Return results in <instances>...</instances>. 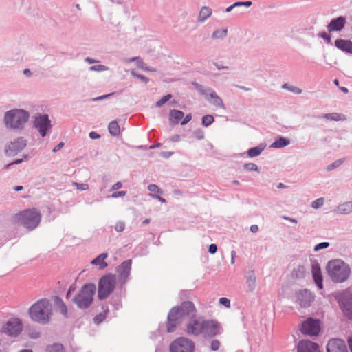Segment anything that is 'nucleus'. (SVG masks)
I'll return each mask as SVG.
<instances>
[{
	"label": "nucleus",
	"instance_id": "f8f14e48",
	"mask_svg": "<svg viewBox=\"0 0 352 352\" xmlns=\"http://www.w3.org/2000/svg\"><path fill=\"white\" fill-rule=\"evenodd\" d=\"M301 332L309 336H318L320 331V323L319 320L309 318L302 323Z\"/></svg>",
	"mask_w": 352,
	"mask_h": 352
},
{
	"label": "nucleus",
	"instance_id": "e433bc0d",
	"mask_svg": "<svg viewBox=\"0 0 352 352\" xmlns=\"http://www.w3.org/2000/svg\"><path fill=\"white\" fill-rule=\"evenodd\" d=\"M214 122V118L212 115H206L201 118V124L206 127L209 126Z\"/></svg>",
	"mask_w": 352,
	"mask_h": 352
},
{
	"label": "nucleus",
	"instance_id": "1a4fd4ad",
	"mask_svg": "<svg viewBox=\"0 0 352 352\" xmlns=\"http://www.w3.org/2000/svg\"><path fill=\"white\" fill-rule=\"evenodd\" d=\"M23 329L22 320L19 318H12L3 323L1 332L10 337H16Z\"/></svg>",
	"mask_w": 352,
	"mask_h": 352
},
{
	"label": "nucleus",
	"instance_id": "774afa93",
	"mask_svg": "<svg viewBox=\"0 0 352 352\" xmlns=\"http://www.w3.org/2000/svg\"><path fill=\"white\" fill-rule=\"evenodd\" d=\"M348 344H349V349H350L351 352H352V334H351V336L349 337V338H348Z\"/></svg>",
	"mask_w": 352,
	"mask_h": 352
},
{
	"label": "nucleus",
	"instance_id": "4be33fe9",
	"mask_svg": "<svg viewBox=\"0 0 352 352\" xmlns=\"http://www.w3.org/2000/svg\"><path fill=\"white\" fill-rule=\"evenodd\" d=\"M312 275L315 283L317 285L319 289H322V276L321 273L320 266L318 263H314L311 266Z\"/></svg>",
	"mask_w": 352,
	"mask_h": 352
},
{
	"label": "nucleus",
	"instance_id": "f257e3e1",
	"mask_svg": "<svg viewBox=\"0 0 352 352\" xmlns=\"http://www.w3.org/2000/svg\"><path fill=\"white\" fill-rule=\"evenodd\" d=\"M28 314L33 322L47 324L53 316V305L47 298L39 299L30 307Z\"/></svg>",
	"mask_w": 352,
	"mask_h": 352
},
{
	"label": "nucleus",
	"instance_id": "7ed1b4c3",
	"mask_svg": "<svg viewBox=\"0 0 352 352\" xmlns=\"http://www.w3.org/2000/svg\"><path fill=\"white\" fill-rule=\"evenodd\" d=\"M327 271L332 281L337 283L345 282L351 272L349 265L341 259L329 261Z\"/></svg>",
	"mask_w": 352,
	"mask_h": 352
},
{
	"label": "nucleus",
	"instance_id": "3c124183",
	"mask_svg": "<svg viewBox=\"0 0 352 352\" xmlns=\"http://www.w3.org/2000/svg\"><path fill=\"white\" fill-rule=\"evenodd\" d=\"M73 185L80 190H87L89 189V185L87 184H79L77 182H74Z\"/></svg>",
	"mask_w": 352,
	"mask_h": 352
},
{
	"label": "nucleus",
	"instance_id": "37998d69",
	"mask_svg": "<svg viewBox=\"0 0 352 352\" xmlns=\"http://www.w3.org/2000/svg\"><path fill=\"white\" fill-rule=\"evenodd\" d=\"M192 136L198 140H203L204 138V136H205V133H204V131L201 129H197L196 130H195L192 133Z\"/></svg>",
	"mask_w": 352,
	"mask_h": 352
},
{
	"label": "nucleus",
	"instance_id": "052dcab7",
	"mask_svg": "<svg viewBox=\"0 0 352 352\" xmlns=\"http://www.w3.org/2000/svg\"><path fill=\"white\" fill-rule=\"evenodd\" d=\"M149 196L152 197L154 199H156L159 200L162 203H166V199L164 198H163V197H160L159 195L150 193Z\"/></svg>",
	"mask_w": 352,
	"mask_h": 352
},
{
	"label": "nucleus",
	"instance_id": "a211bd4d",
	"mask_svg": "<svg viewBox=\"0 0 352 352\" xmlns=\"http://www.w3.org/2000/svg\"><path fill=\"white\" fill-rule=\"evenodd\" d=\"M327 352H348L344 340L338 338L331 339L327 344Z\"/></svg>",
	"mask_w": 352,
	"mask_h": 352
},
{
	"label": "nucleus",
	"instance_id": "603ef678",
	"mask_svg": "<svg viewBox=\"0 0 352 352\" xmlns=\"http://www.w3.org/2000/svg\"><path fill=\"white\" fill-rule=\"evenodd\" d=\"M219 302L221 305L225 306L227 308L230 307V300L225 297L220 298Z\"/></svg>",
	"mask_w": 352,
	"mask_h": 352
},
{
	"label": "nucleus",
	"instance_id": "a878e982",
	"mask_svg": "<svg viewBox=\"0 0 352 352\" xmlns=\"http://www.w3.org/2000/svg\"><path fill=\"white\" fill-rule=\"evenodd\" d=\"M107 257V253H102L98 255L96 258L93 259L91 263L97 266L99 270H103L108 266V263L105 261V259Z\"/></svg>",
	"mask_w": 352,
	"mask_h": 352
},
{
	"label": "nucleus",
	"instance_id": "5701e85b",
	"mask_svg": "<svg viewBox=\"0 0 352 352\" xmlns=\"http://www.w3.org/2000/svg\"><path fill=\"white\" fill-rule=\"evenodd\" d=\"M335 46L346 54H352V41L342 38H338L335 41Z\"/></svg>",
	"mask_w": 352,
	"mask_h": 352
},
{
	"label": "nucleus",
	"instance_id": "393cba45",
	"mask_svg": "<svg viewBox=\"0 0 352 352\" xmlns=\"http://www.w3.org/2000/svg\"><path fill=\"white\" fill-rule=\"evenodd\" d=\"M178 307L184 317L190 314H195L196 311L195 305L190 301H184Z\"/></svg>",
	"mask_w": 352,
	"mask_h": 352
},
{
	"label": "nucleus",
	"instance_id": "9b49d317",
	"mask_svg": "<svg viewBox=\"0 0 352 352\" xmlns=\"http://www.w3.org/2000/svg\"><path fill=\"white\" fill-rule=\"evenodd\" d=\"M223 328L220 323L214 320L204 319L202 336L205 338H213L221 334Z\"/></svg>",
	"mask_w": 352,
	"mask_h": 352
},
{
	"label": "nucleus",
	"instance_id": "69168bd1",
	"mask_svg": "<svg viewBox=\"0 0 352 352\" xmlns=\"http://www.w3.org/2000/svg\"><path fill=\"white\" fill-rule=\"evenodd\" d=\"M250 230L252 233H256L258 231L259 228L257 225H252L250 226Z\"/></svg>",
	"mask_w": 352,
	"mask_h": 352
},
{
	"label": "nucleus",
	"instance_id": "c756f323",
	"mask_svg": "<svg viewBox=\"0 0 352 352\" xmlns=\"http://www.w3.org/2000/svg\"><path fill=\"white\" fill-rule=\"evenodd\" d=\"M320 118H324L326 120H332V121H343L345 120V116L343 114H340L338 113H330L322 114V116H318Z\"/></svg>",
	"mask_w": 352,
	"mask_h": 352
},
{
	"label": "nucleus",
	"instance_id": "412c9836",
	"mask_svg": "<svg viewBox=\"0 0 352 352\" xmlns=\"http://www.w3.org/2000/svg\"><path fill=\"white\" fill-rule=\"evenodd\" d=\"M346 23V18L340 16L333 19L327 25V30L329 32L341 31Z\"/></svg>",
	"mask_w": 352,
	"mask_h": 352
},
{
	"label": "nucleus",
	"instance_id": "4c0bfd02",
	"mask_svg": "<svg viewBox=\"0 0 352 352\" xmlns=\"http://www.w3.org/2000/svg\"><path fill=\"white\" fill-rule=\"evenodd\" d=\"M121 132V129L116 120L111 121V136H118Z\"/></svg>",
	"mask_w": 352,
	"mask_h": 352
},
{
	"label": "nucleus",
	"instance_id": "c85d7f7f",
	"mask_svg": "<svg viewBox=\"0 0 352 352\" xmlns=\"http://www.w3.org/2000/svg\"><path fill=\"white\" fill-rule=\"evenodd\" d=\"M184 113L183 111L176 109H173L170 111V121L173 124H177L184 118Z\"/></svg>",
	"mask_w": 352,
	"mask_h": 352
},
{
	"label": "nucleus",
	"instance_id": "2f4dec72",
	"mask_svg": "<svg viewBox=\"0 0 352 352\" xmlns=\"http://www.w3.org/2000/svg\"><path fill=\"white\" fill-rule=\"evenodd\" d=\"M46 352H65V349L62 344L54 343L47 346Z\"/></svg>",
	"mask_w": 352,
	"mask_h": 352
},
{
	"label": "nucleus",
	"instance_id": "4d7b16f0",
	"mask_svg": "<svg viewBox=\"0 0 352 352\" xmlns=\"http://www.w3.org/2000/svg\"><path fill=\"white\" fill-rule=\"evenodd\" d=\"M90 69L92 71H103L107 69L103 65H94L90 67Z\"/></svg>",
	"mask_w": 352,
	"mask_h": 352
},
{
	"label": "nucleus",
	"instance_id": "ea45409f",
	"mask_svg": "<svg viewBox=\"0 0 352 352\" xmlns=\"http://www.w3.org/2000/svg\"><path fill=\"white\" fill-rule=\"evenodd\" d=\"M133 61H135L136 65L139 68H140L142 69H143V68H144L145 64L143 62L142 59L140 56L132 57L127 60V62H133Z\"/></svg>",
	"mask_w": 352,
	"mask_h": 352
},
{
	"label": "nucleus",
	"instance_id": "f3484780",
	"mask_svg": "<svg viewBox=\"0 0 352 352\" xmlns=\"http://www.w3.org/2000/svg\"><path fill=\"white\" fill-rule=\"evenodd\" d=\"M110 294V274L103 276L98 282V296L100 300L107 298Z\"/></svg>",
	"mask_w": 352,
	"mask_h": 352
},
{
	"label": "nucleus",
	"instance_id": "13d9d810",
	"mask_svg": "<svg viewBox=\"0 0 352 352\" xmlns=\"http://www.w3.org/2000/svg\"><path fill=\"white\" fill-rule=\"evenodd\" d=\"M217 246L215 244H210L209 245L208 252L210 254H214L217 252Z\"/></svg>",
	"mask_w": 352,
	"mask_h": 352
},
{
	"label": "nucleus",
	"instance_id": "a18cd8bd",
	"mask_svg": "<svg viewBox=\"0 0 352 352\" xmlns=\"http://www.w3.org/2000/svg\"><path fill=\"white\" fill-rule=\"evenodd\" d=\"M243 168L248 171H258V167L254 163H247L243 165Z\"/></svg>",
	"mask_w": 352,
	"mask_h": 352
},
{
	"label": "nucleus",
	"instance_id": "6ab92c4d",
	"mask_svg": "<svg viewBox=\"0 0 352 352\" xmlns=\"http://www.w3.org/2000/svg\"><path fill=\"white\" fill-rule=\"evenodd\" d=\"M297 349L298 352H320L318 344L308 340H300Z\"/></svg>",
	"mask_w": 352,
	"mask_h": 352
},
{
	"label": "nucleus",
	"instance_id": "c03bdc74",
	"mask_svg": "<svg viewBox=\"0 0 352 352\" xmlns=\"http://www.w3.org/2000/svg\"><path fill=\"white\" fill-rule=\"evenodd\" d=\"M324 199L323 197L318 198L311 203V207L318 209L323 206Z\"/></svg>",
	"mask_w": 352,
	"mask_h": 352
},
{
	"label": "nucleus",
	"instance_id": "a19ab883",
	"mask_svg": "<svg viewBox=\"0 0 352 352\" xmlns=\"http://www.w3.org/2000/svg\"><path fill=\"white\" fill-rule=\"evenodd\" d=\"M40 332L36 329L32 328L28 330V336L30 338L37 339L40 337Z\"/></svg>",
	"mask_w": 352,
	"mask_h": 352
},
{
	"label": "nucleus",
	"instance_id": "2eb2a0df",
	"mask_svg": "<svg viewBox=\"0 0 352 352\" xmlns=\"http://www.w3.org/2000/svg\"><path fill=\"white\" fill-rule=\"evenodd\" d=\"M294 298V301L301 307H308L314 300V296L309 290L304 289L296 291Z\"/></svg>",
	"mask_w": 352,
	"mask_h": 352
},
{
	"label": "nucleus",
	"instance_id": "aec40b11",
	"mask_svg": "<svg viewBox=\"0 0 352 352\" xmlns=\"http://www.w3.org/2000/svg\"><path fill=\"white\" fill-rule=\"evenodd\" d=\"M25 146L26 143L23 138H17L10 143L6 151L8 155H14L23 150Z\"/></svg>",
	"mask_w": 352,
	"mask_h": 352
},
{
	"label": "nucleus",
	"instance_id": "6e6d98bb",
	"mask_svg": "<svg viewBox=\"0 0 352 352\" xmlns=\"http://www.w3.org/2000/svg\"><path fill=\"white\" fill-rule=\"evenodd\" d=\"M320 36L324 39L328 43H331V36L329 34L325 32H323L320 34Z\"/></svg>",
	"mask_w": 352,
	"mask_h": 352
},
{
	"label": "nucleus",
	"instance_id": "72a5a7b5",
	"mask_svg": "<svg viewBox=\"0 0 352 352\" xmlns=\"http://www.w3.org/2000/svg\"><path fill=\"white\" fill-rule=\"evenodd\" d=\"M246 283L250 291H254L256 287V276L253 272L247 276Z\"/></svg>",
	"mask_w": 352,
	"mask_h": 352
},
{
	"label": "nucleus",
	"instance_id": "423d86ee",
	"mask_svg": "<svg viewBox=\"0 0 352 352\" xmlns=\"http://www.w3.org/2000/svg\"><path fill=\"white\" fill-rule=\"evenodd\" d=\"M132 260L128 259L123 261L117 268L116 274H111V293L117 283L122 287L128 280L131 269Z\"/></svg>",
	"mask_w": 352,
	"mask_h": 352
},
{
	"label": "nucleus",
	"instance_id": "9d476101",
	"mask_svg": "<svg viewBox=\"0 0 352 352\" xmlns=\"http://www.w3.org/2000/svg\"><path fill=\"white\" fill-rule=\"evenodd\" d=\"M194 342L184 337L178 338L170 345V352H194Z\"/></svg>",
	"mask_w": 352,
	"mask_h": 352
},
{
	"label": "nucleus",
	"instance_id": "e2e57ef3",
	"mask_svg": "<svg viewBox=\"0 0 352 352\" xmlns=\"http://www.w3.org/2000/svg\"><path fill=\"white\" fill-rule=\"evenodd\" d=\"M89 137H90V138L95 140V139L99 138L100 136L97 133H96L94 131H91V133H89Z\"/></svg>",
	"mask_w": 352,
	"mask_h": 352
},
{
	"label": "nucleus",
	"instance_id": "0eeeda50",
	"mask_svg": "<svg viewBox=\"0 0 352 352\" xmlns=\"http://www.w3.org/2000/svg\"><path fill=\"white\" fill-rule=\"evenodd\" d=\"M192 85L201 95L204 96L205 99L210 104L217 108L226 109V106L223 102V100L212 88L209 87H205L196 82H193Z\"/></svg>",
	"mask_w": 352,
	"mask_h": 352
},
{
	"label": "nucleus",
	"instance_id": "09e8293b",
	"mask_svg": "<svg viewBox=\"0 0 352 352\" xmlns=\"http://www.w3.org/2000/svg\"><path fill=\"white\" fill-rule=\"evenodd\" d=\"M330 244L329 242H322L315 245L314 250L315 252H318L320 250L327 248L329 247Z\"/></svg>",
	"mask_w": 352,
	"mask_h": 352
},
{
	"label": "nucleus",
	"instance_id": "864d4df0",
	"mask_svg": "<svg viewBox=\"0 0 352 352\" xmlns=\"http://www.w3.org/2000/svg\"><path fill=\"white\" fill-rule=\"evenodd\" d=\"M125 223L123 221L117 222L115 225V230L118 232H122L124 230Z\"/></svg>",
	"mask_w": 352,
	"mask_h": 352
},
{
	"label": "nucleus",
	"instance_id": "dca6fc26",
	"mask_svg": "<svg viewBox=\"0 0 352 352\" xmlns=\"http://www.w3.org/2000/svg\"><path fill=\"white\" fill-rule=\"evenodd\" d=\"M34 126L42 137L45 136L47 131L51 128V122L47 115H38L35 117Z\"/></svg>",
	"mask_w": 352,
	"mask_h": 352
},
{
	"label": "nucleus",
	"instance_id": "39448f33",
	"mask_svg": "<svg viewBox=\"0 0 352 352\" xmlns=\"http://www.w3.org/2000/svg\"><path fill=\"white\" fill-rule=\"evenodd\" d=\"M96 286L94 284L89 283L85 285L76 292L74 302L79 308L88 307L92 302L95 294Z\"/></svg>",
	"mask_w": 352,
	"mask_h": 352
},
{
	"label": "nucleus",
	"instance_id": "bf43d9fd",
	"mask_svg": "<svg viewBox=\"0 0 352 352\" xmlns=\"http://www.w3.org/2000/svg\"><path fill=\"white\" fill-rule=\"evenodd\" d=\"M191 119H192L191 114L190 113L187 114L185 116L184 119L182 121L181 124L182 125L186 124L187 123H188L191 120Z\"/></svg>",
	"mask_w": 352,
	"mask_h": 352
},
{
	"label": "nucleus",
	"instance_id": "4468645a",
	"mask_svg": "<svg viewBox=\"0 0 352 352\" xmlns=\"http://www.w3.org/2000/svg\"><path fill=\"white\" fill-rule=\"evenodd\" d=\"M204 318L203 317L192 318L186 324L187 334L197 336L202 334Z\"/></svg>",
	"mask_w": 352,
	"mask_h": 352
},
{
	"label": "nucleus",
	"instance_id": "20e7f679",
	"mask_svg": "<svg viewBox=\"0 0 352 352\" xmlns=\"http://www.w3.org/2000/svg\"><path fill=\"white\" fill-rule=\"evenodd\" d=\"M334 298L338 303L343 316L352 320V289L349 287L335 294Z\"/></svg>",
	"mask_w": 352,
	"mask_h": 352
},
{
	"label": "nucleus",
	"instance_id": "c9c22d12",
	"mask_svg": "<svg viewBox=\"0 0 352 352\" xmlns=\"http://www.w3.org/2000/svg\"><path fill=\"white\" fill-rule=\"evenodd\" d=\"M56 305L60 311V312L64 315L65 316H67V307L65 302L61 299H57L56 300Z\"/></svg>",
	"mask_w": 352,
	"mask_h": 352
},
{
	"label": "nucleus",
	"instance_id": "6e6552de",
	"mask_svg": "<svg viewBox=\"0 0 352 352\" xmlns=\"http://www.w3.org/2000/svg\"><path fill=\"white\" fill-rule=\"evenodd\" d=\"M28 117V113L24 110H11L5 115V124L10 128H19L27 122Z\"/></svg>",
	"mask_w": 352,
	"mask_h": 352
},
{
	"label": "nucleus",
	"instance_id": "cd10ccee",
	"mask_svg": "<svg viewBox=\"0 0 352 352\" xmlns=\"http://www.w3.org/2000/svg\"><path fill=\"white\" fill-rule=\"evenodd\" d=\"M212 13V10L210 7H201L198 16V21L201 23L204 22L211 16Z\"/></svg>",
	"mask_w": 352,
	"mask_h": 352
},
{
	"label": "nucleus",
	"instance_id": "ddd939ff",
	"mask_svg": "<svg viewBox=\"0 0 352 352\" xmlns=\"http://www.w3.org/2000/svg\"><path fill=\"white\" fill-rule=\"evenodd\" d=\"M184 317L178 307H173L168 314L167 331L173 332L181 322L180 319Z\"/></svg>",
	"mask_w": 352,
	"mask_h": 352
},
{
	"label": "nucleus",
	"instance_id": "79ce46f5",
	"mask_svg": "<svg viewBox=\"0 0 352 352\" xmlns=\"http://www.w3.org/2000/svg\"><path fill=\"white\" fill-rule=\"evenodd\" d=\"M172 98V95L168 94L166 96H164L160 100L156 102L155 106L157 107H161L163 104H164L166 102H168Z\"/></svg>",
	"mask_w": 352,
	"mask_h": 352
},
{
	"label": "nucleus",
	"instance_id": "7c9ffc66",
	"mask_svg": "<svg viewBox=\"0 0 352 352\" xmlns=\"http://www.w3.org/2000/svg\"><path fill=\"white\" fill-rule=\"evenodd\" d=\"M265 147L262 145L252 147L248 150V155L250 157H256L261 155Z\"/></svg>",
	"mask_w": 352,
	"mask_h": 352
},
{
	"label": "nucleus",
	"instance_id": "f03ea898",
	"mask_svg": "<svg viewBox=\"0 0 352 352\" xmlns=\"http://www.w3.org/2000/svg\"><path fill=\"white\" fill-rule=\"evenodd\" d=\"M41 220V212L34 208L21 211L11 219L12 223L23 226L29 230L35 229L39 225Z\"/></svg>",
	"mask_w": 352,
	"mask_h": 352
},
{
	"label": "nucleus",
	"instance_id": "5fc2aeb1",
	"mask_svg": "<svg viewBox=\"0 0 352 352\" xmlns=\"http://www.w3.org/2000/svg\"><path fill=\"white\" fill-rule=\"evenodd\" d=\"M126 194V190L114 191L111 193V198H118L120 197H124Z\"/></svg>",
	"mask_w": 352,
	"mask_h": 352
},
{
	"label": "nucleus",
	"instance_id": "680f3d73",
	"mask_svg": "<svg viewBox=\"0 0 352 352\" xmlns=\"http://www.w3.org/2000/svg\"><path fill=\"white\" fill-rule=\"evenodd\" d=\"M122 182H118L111 186V190L120 189V188H122Z\"/></svg>",
	"mask_w": 352,
	"mask_h": 352
},
{
	"label": "nucleus",
	"instance_id": "0e129e2a",
	"mask_svg": "<svg viewBox=\"0 0 352 352\" xmlns=\"http://www.w3.org/2000/svg\"><path fill=\"white\" fill-rule=\"evenodd\" d=\"M104 318V316L102 315V314H99V315H97L94 320L95 321L98 323L100 322H101L103 319Z\"/></svg>",
	"mask_w": 352,
	"mask_h": 352
},
{
	"label": "nucleus",
	"instance_id": "b1692460",
	"mask_svg": "<svg viewBox=\"0 0 352 352\" xmlns=\"http://www.w3.org/2000/svg\"><path fill=\"white\" fill-rule=\"evenodd\" d=\"M333 212L338 214H349L352 213V201L339 204Z\"/></svg>",
	"mask_w": 352,
	"mask_h": 352
},
{
	"label": "nucleus",
	"instance_id": "f704fd0d",
	"mask_svg": "<svg viewBox=\"0 0 352 352\" xmlns=\"http://www.w3.org/2000/svg\"><path fill=\"white\" fill-rule=\"evenodd\" d=\"M344 162V159H339V160H337L336 161L333 162V163L329 164L327 167H326V170L327 172H331L332 170H333L334 169L340 167Z\"/></svg>",
	"mask_w": 352,
	"mask_h": 352
},
{
	"label": "nucleus",
	"instance_id": "bb28decb",
	"mask_svg": "<svg viewBox=\"0 0 352 352\" xmlns=\"http://www.w3.org/2000/svg\"><path fill=\"white\" fill-rule=\"evenodd\" d=\"M291 141L289 138L279 136L276 139V140L270 145V148H284L289 144H290Z\"/></svg>",
	"mask_w": 352,
	"mask_h": 352
},
{
	"label": "nucleus",
	"instance_id": "473e14b6",
	"mask_svg": "<svg viewBox=\"0 0 352 352\" xmlns=\"http://www.w3.org/2000/svg\"><path fill=\"white\" fill-rule=\"evenodd\" d=\"M228 30L227 29H218L214 30L212 34V38L213 39H223L227 36Z\"/></svg>",
	"mask_w": 352,
	"mask_h": 352
},
{
	"label": "nucleus",
	"instance_id": "58836bf2",
	"mask_svg": "<svg viewBox=\"0 0 352 352\" xmlns=\"http://www.w3.org/2000/svg\"><path fill=\"white\" fill-rule=\"evenodd\" d=\"M282 88L284 89H287L295 94H300L302 93V89L298 87L289 85L288 84H284L282 86Z\"/></svg>",
	"mask_w": 352,
	"mask_h": 352
},
{
	"label": "nucleus",
	"instance_id": "de8ad7c7",
	"mask_svg": "<svg viewBox=\"0 0 352 352\" xmlns=\"http://www.w3.org/2000/svg\"><path fill=\"white\" fill-rule=\"evenodd\" d=\"M221 346V342L217 339H213L210 342V349L212 351H217Z\"/></svg>",
	"mask_w": 352,
	"mask_h": 352
},
{
	"label": "nucleus",
	"instance_id": "338daca9",
	"mask_svg": "<svg viewBox=\"0 0 352 352\" xmlns=\"http://www.w3.org/2000/svg\"><path fill=\"white\" fill-rule=\"evenodd\" d=\"M63 145H64L63 142H60L57 146H56L53 148L52 151L53 152H56V151H59L60 149H61L63 148Z\"/></svg>",
	"mask_w": 352,
	"mask_h": 352
},
{
	"label": "nucleus",
	"instance_id": "8fccbe9b",
	"mask_svg": "<svg viewBox=\"0 0 352 352\" xmlns=\"http://www.w3.org/2000/svg\"><path fill=\"white\" fill-rule=\"evenodd\" d=\"M148 190L151 192H155L159 194H162L163 191L155 184H150L148 186Z\"/></svg>",
	"mask_w": 352,
	"mask_h": 352
},
{
	"label": "nucleus",
	"instance_id": "49530a36",
	"mask_svg": "<svg viewBox=\"0 0 352 352\" xmlns=\"http://www.w3.org/2000/svg\"><path fill=\"white\" fill-rule=\"evenodd\" d=\"M131 74L133 76H135L138 78H139L140 80H141L142 81H143L145 84H146L148 82V78L142 74H138L135 70L132 69L131 71Z\"/></svg>",
	"mask_w": 352,
	"mask_h": 352
}]
</instances>
